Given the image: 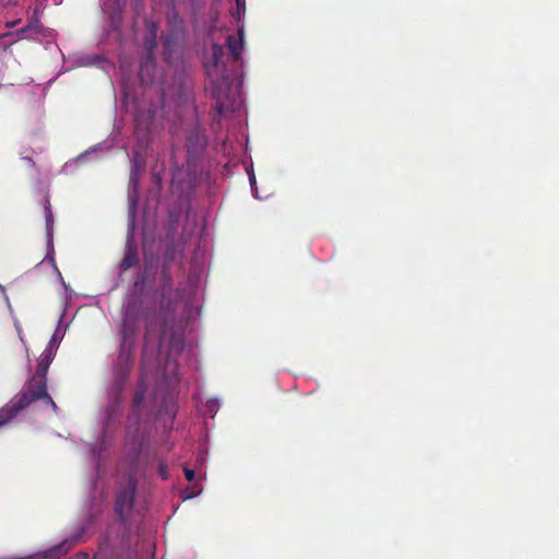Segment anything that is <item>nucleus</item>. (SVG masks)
<instances>
[{"instance_id":"f03ea898","label":"nucleus","mask_w":559,"mask_h":559,"mask_svg":"<svg viewBox=\"0 0 559 559\" xmlns=\"http://www.w3.org/2000/svg\"><path fill=\"white\" fill-rule=\"evenodd\" d=\"M148 316V310L144 307L143 300L138 297H131L124 309V318L120 329L121 344L120 350H122V358L126 353H133L138 332L141 326L143 319Z\"/></svg>"},{"instance_id":"39448f33","label":"nucleus","mask_w":559,"mask_h":559,"mask_svg":"<svg viewBox=\"0 0 559 559\" xmlns=\"http://www.w3.org/2000/svg\"><path fill=\"white\" fill-rule=\"evenodd\" d=\"M147 388L148 385L145 376L142 372L132 397L131 411L127 418V426L129 430L133 429L136 432L140 428L144 417V401Z\"/></svg>"},{"instance_id":"20e7f679","label":"nucleus","mask_w":559,"mask_h":559,"mask_svg":"<svg viewBox=\"0 0 559 559\" xmlns=\"http://www.w3.org/2000/svg\"><path fill=\"white\" fill-rule=\"evenodd\" d=\"M223 56V47L218 44L212 46V59L204 64L206 75L211 83V95L216 100L217 107L221 110L223 105L221 99L223 97L222 86L227 81L225 67L221 66V58Z\"/></svg>"},{"instance_id":"7ed1b4c3","label":"nucleus","mask_w":559,"mask_h":559,"mask_svg":"<svg viewBox=\"0 0 559 559\" xmlns=\"http://www.w3.org/2000/svg\"><path fill=\"white\" fill-rule=\"evenodd\" d=\"M132 365L133 353L127 352L122 358V350H120L115 365V379L109 390V401L112 411L122 403V393L127 386Z\"/></svg>"},{"instance_id":"9b49d317","label":"nucleus","mask_w":559,"mask_h":559,"mask_svg":"<svg viewBox=\"0 0 559 559\" xmlns=\"http://www.w3.org/2000/svg\"><path fill=\"white\" fill-rule=\"evenodd\" d=\"M152 119L153 117L151 114L144 116V114L138 112L134 118L135 132H140L142 130L144 133H146L148 131Z\"/></svg>"},{"instance_id":"423d86ee","label":"nucleus","mask_w":559,"mask_h":559,"mask_svg":"<svg viewBox=\"0 0 559 559\" xmlns=\"http://www.w3.org/2000/svg\"><path fill=\"white\" fill-rule=\"evenodd\" d=\"M138 489V479L134 474H129L124 481L120 484L116 497V512L121 520H124L127 514L132 510L135 493Z\"/></svg>"},{"instance_id":"a211bd4d","label":"nucleus","mask_w":559,"mask_h":559,"mask_svg":"<svg viewBox=\"0 0 559 559\" xmlns=\"http://www.w3.org/2000/svg\"><path fill=\"white\" fill-rule=\"evenodd\" d=\"M10 423L7 418V416H4V413L2 412V409L0 408V427Z\"/></svg>"},{"instance_id":"1a4fd4ad","label":"nucleus","mask_w":559,"mask_h":559,"mask_svg":"<svg viewBox=\"0 0 559 559\" xmlns=\"http://www.w3.org/2000/svg\"><path fill=\"white\" fill-rule=\"evenodd\" d=\"M138 262V249L132 245H128L124 251V255L120 262L119 269L121 272H126L131 269Z\"/></svg>"},{"instance_id":"2eb2a0df","label":"nucleus","mask_w":559,"mask_h":559,"mask_svg":"<svg viewBox=\"0 0 559 559\" xmlns=\"http://www.w3.org/2000/svg\"><path fill=\"white\" fill-rule=\"evenodd\" d=\"M138 153H134V156H133V168H132V174H131V178L130 180L132 182H134V185L138 182V176H139V173L144 170V165H142L139 159H138Z\"/></svg>"},{"instance_id":"f3484780","label":"nucleus","mask_w":559,"mask_h":559,"mask_svg":"<svg viewBox=\"0 0 559 559\" xmlns=\"http://www.w3.org/2000/svg\"><path fill=\"white\" fill-rule=\"evenodd\" d=\"M183 472H185V476L188 481H192L194 479V471H192L188 467H185Z\"/></svg>"},{"instance_id":"9d476101","label":"nucleus","mask_w":559,"mask_h":559,"mask_svg":"<svg viewBox=\"0 0 559 559\" xmlns=\"http://www.w3.org/2000/svg\"><path fill=\"white\" fill-rule=\"evenodd\" d=\"M44 214H45V221H46L47 240H48V242H50L52 240L53 215H52L49 197H46L44 200Z\"/></svg>"},{"instance_id":"6ab92c4d","label":"nucleus","mask_w":559,"mask_h":559,"mask_svg":"<svg viewBox=\"0 0 559 559\" xmlns=\"http://www.w3.org/2000/svg\"><path fill=\"white\" fill-rule=\"evenodd\" d=\"M159 474L163 478H166V466L163 464L159 465Z\"/></svg>"},{"instance_id":"f8f14e48","label":"nucleus","mask_w":559,"mask_h":559,"mask_svg":"<svg viewBox=\"0 0 559 559\" xmlns=\"http://www.w3.org/2000/svg\"><path fill=\"white\" fill-rule=\"evenodd\" d=\"M162 346V337H159L156 342V344H153V332L151 326H146L145 334H144V349L143 354L145 355L151 347H154L156 352L160 349Z\"/></svg>"},{"instance_id":"ddd939ff","label":"nucleus","mask_w":559,"mask_h":559,"mask_svg":"<svg viewBox=\"0 0 559 559\" xmlns=\"http://www.w3.org/2000/svg\"><path fill=\"white\" fill-rule=\"evenodd\" d=\"M155 272L145 266L139 274L134 282L135 287H144L145 284L154 276Z\"/></svg>"},{"instance_id":"dca6fc26","label":"nucleus","mask_w":559,"mask_h":559,"mask_svg":"<svg viewBox=\"0 0 559 559\" xmlns=\"http://www.w3.org/2000/svg\"><path fill=\"white\" fill-rule=\"evenodd\" d=\"M163 281H164V284H163L162 297L164 299L165 295H166V290L171 286V280L165 270H163Z\"/></svg>"},{"instance_id":"4468645a","label":"nucleus","mask_w":559,"mask_h":559,"mask_svg":"<svg viewBox=\"0 0 559 559\" xmlns=\"http://www.w3.org/2000/svg\"><path fill=\"white\" fill-rule=\"evenodd\" d=\"M188 141H189V143H191L193 145H198V146H204L205 145V139L201 134V132H200V130L198 128H195L193 131H191L188 134Z\"/></svg>"},{"instance_id":"f257e3e1","label":"nucleus","mask_w":559,"mask_h":559,"mask_svg":"<svg viewBox=\"0 0 559 559\" xmlns=\"http://www.w3.org/2000/svg\"><path fill=\"white\" fill-rule=\"evenodd\" d=\"M53 358L55 352H52V344L49 343L41 353L35 374L27 382L25 389L1 408L9 421L15 418L21 411L38 400H44L55 411L57 409L56 403L47 392V372Z\"/></svg>"},{"instance_id":"6e6552de","label":"nucleus","mask_w":559,"mask_h":559,"mask_svg":"<svg viewBox=\"0 0 559 559\" xmlns=\"http://www.w3.org/2000/svg\"><path fill=\"white\" fill-rule=\"evenodd\" d=\"M226 44L230 50L234 60H239L243 48V31H238V37L229 35L226 39Z\"/></svg>"},{"instance_id":"0eeeda50","label":"nucleus","mask_w":559,"mask_h":559,"mask_svg":"<svg viewBox=\"0 0 559 559\" xmlns=\"http://www.w3.org/2000/svg\"><path fill=\"white\" fill-rule=\"evenodd\" d=\"M156 71V61L151 52L141 59L139 78L142 84L148 85L153 82Z\"/></svg>"},{"instance_id":"aec40b11","label":"nucleus","mask_w":559,"mask_h":559,"mask_svg":"<svg viewBox=\"0 0 559 559\" xmlns=\"http://www.w3.org/2000/svg\"><path fill=\"white\" fill-rule=\"evenodd\" d=\"M49 343H51V344H52V348H53V347H55V343H56V337H55V335L52 336V338L50 340V342H49Z\"/></svg>"}]
</instances>
